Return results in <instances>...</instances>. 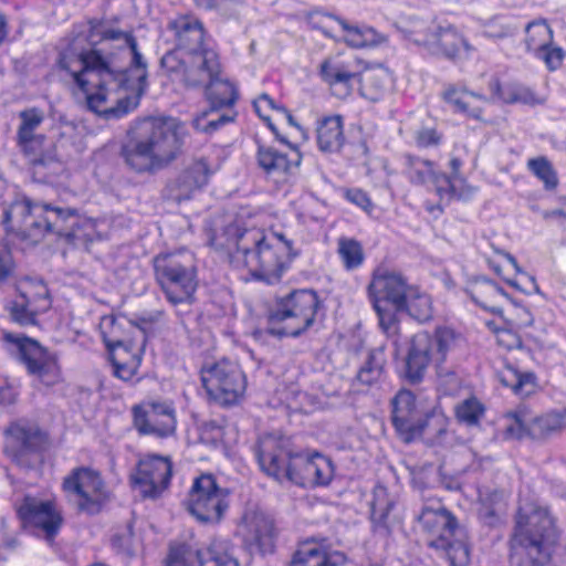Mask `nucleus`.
<instances>
[{"label":"nucleus","instance_id":"obj_42","mask_svg":"<svg viewBox=\"0 0 566 566\" xmlns=\"http://www.w3.org/2000/svg\"><path fill=\"white\" fill-rule=\"evenodd\" d=\"M434 36L436 44L449 59H454L468 48L465 40L453 28H440Z\"/></svg>","mask_w":566,"mask_h":566},{"label":"nucleus","instance_id":"obj_13","mask_svg":"<svg viewBox=\"0 0 566 566\" xmlns=\"http://www.w3.org/2000/svg\"><path fill=\"white\" fill-rule=\"evenodd\" d=\"M201 381L209 397L226 406L238 402L247 389L240 365L227 358L203 366Z\"/></svg>","mask_w":566,"mask_h":566},{"label":"nucleus","instance_id":"obj_40","mask_svg":"<svg viewBox=\"0 0 566 566\" xmlns=\"http://www.w3.org/2000/svg\"><path fill=\"white\" fill-rule=\"evenodd\" d=\"M448 417L440 410H432L422 417L421 437H426L432 443H440L447 433Z\"/></svg>","mask_w":566,"mask_h":566},{"label":"nucleus","instance_id":"obj_14","mask_svg":"<svg viewBox=\"0 0 566 566\" xmlns=\"http://www.w3.org/2000/svg\"><path fill=\"white\" fill-rule=\"evenodd\" d=\"M45 444V432L33 421L21 419L6 429L4 453L21 468H30Z\"/></svg>","mask_w":566,"mask_h":566},{"label":"nucleus","instance_id":"obj_39","mask_svg":"<svg viewBox=\"0 0 566 566\" xmlns=\"http://www.w3.org/2000/svg\"><path fill=\"white\" fill-rule=\"evenodd\" d=\"M337 254L346 271L357 270L365 261L361 243L353 238L340 237L337 240Z\"/></svg>","mask_w":566,"mask_h":566},{"label":"nucleus","instance_id":"obj_25","mask_svg":"<svg viewBox=\"0 0 566 566\" xmlns=\"http://www.w3.org/2000/svg\"><path fill=\"white\" fill-rule=\"evenodd\" d=\"M430 342V334L426 332L415 334L410 340L405 357L403 375L411 385L421 382L430 363L434 361Z\"/></svg>","mask_w":566,"mask_h":566},{"label":"nucleus","instance_id":"obj_64","mask_svg":"<svg viewBox=\"0 0 566 566\" xmlns=\"http://www.w3.org/2000/svg\"><path fill=\"white\" fill-rule=\"evenodd\" d=\"M460 166H461V160L459 158H452L450 160V168L452 170V176H448V177L454 182L457 190L463 192L462 190H459V188H458V182L461 181L458 179Z\"/></svg>","mask_w":566,"mask_h":566},{"label":"nucleus","instance_id":"obj_51","mask_svg":"<svg viewBox=\"0 0 566 566\" xmlns=\"http://www.w3.org/2000/svg\"><path fill=\"white\" fill-rule=\"evenodd\" d=\"M438 389L443 395H455L461 388V377L452 369L442 364L437 365Z\"/></svg>","mask_w":566,"mask_h":566},{"label":"nucleus","instance_id":"obj_5","mask_svg":"<svg viewBox=\"0 0 566 566\" xmlns=\"http://www.w3.org/2000/svg\"><path fill=\"white\" fill-rule=\"evenodd\" d=\"M255 457L261 470L281 482L284 479L297 485L307 483L326 486L334 476L331 459L315 453L313 455L292 454L273 437L259 441Z\"/></svg>","mask_w":566,"mask_h":566},{"label":"nucleus","instance_id":"obj_1","mask_svg":"<svg viewBox=\"0 0 566 566\" xmlns=\"http://www.w3.org/2000/svg\"><path fill=\"white\" fill-rule=\"evenodd\" d=\"M57 64L86 93L88 109L105 119L133 112L147 87V63L136 39L107 20L91 21L87 36L67 40Z\"/></svg>","mask_w":566,"mask_h":566},{"label":"nucleus","instance_id":"obj_11","mask_svg":"<svg viewBox=\"0 0 566 566\" xmlns=\"http://www.w3.org/2000/svg\"><path fill=\"white\" fill-rule=\"evenodd\" d=\"M199 90H203L210 107L192 119L196 130L212 134L234 120L237 112L233 106L239 93L234 84L223 77L222 72Z\"/></svg>","mask_w":566,"mask_h":566},{"label":"nucleus","instance_id":"obj_3","mask_svg":"<svg viewBox=\"0 0 566 566\" xmlns=\"http://www.w3.org/2000/svg\"><path fill=\"white\" fill-rule=\"evenodd\" d=\"M187 129L176 117H149L136 123L119 151L126 167L137 174H155L181 154Z\"/></svg>","mask_w":566,"mask_h":566},{"label":"nucleus","instance_id":"obj_45","mask_svg":"<svg viewBox=\"0 0 566 566\" xmlns=\"http://www.w3.org/2000/svg\"><path fill=\"white\" fill-rule=\"evenodd\" d=\"M484 411V406L475 397L460 401L454 408L457 420L468 427L478 426Z\"/></svg>","mask_w":566,"mask_h":566},{"label":"nucleus","instance_id":"obj_57","mask_svg":"<svg viewBox=\"0 0 566 566\" xmlns=\"http://www.w3.org/2000/svg\"><path fill=\"white\" fill-rule=\"evenodd\" d=\"M345 198L357 207L361 208L364 211L370 212L373 209V203L368 195L361 189L354 188L347 189L345 191Z\"/></svg>","mask_w":566,"mask_h":566},{"label":"nucleus","instance_id":"obj_20","mask_svg":"<svg viewBox=\"0 0 566 566\" xmlns=\"http://www.w3.org/2000/svg\"><path fill=\"white\" fill-rule=\"evenodd\" d=\"M403 158L406 175L411 184L427 185L431 182L441 200L449 201L468 196V193L458 191L454 182L446 174L437 171L432 161L410 154H406Z\"/></svg>","mask_w":566,"mask_h":566},{"label":"nucleus","instance_id":"obj_50","mask_svg":"<svg viewBox=\"0 0 566 566\" xmlns=\"http://www.w3.org/2000/svg\"><path fill=\"white\" fill-rule=\"evenodd\" d=\"M504 103H522L525 105L534 106L542 104L543 101L538 98L531 88L514 83L507 84V91L505 92Z\"/></svg>","mask_w":566,"mask_h":566},{"label":"nucleus","instance_id":"obj_10","mask_svg":"<svg viewBox=\"0 0 566 566\" xmlns=\"http://www.w3.org/2000/svg\"><path fill=\"white\" fill-rule=\"evenodd\" d=\"M168 76L189 90H198L222 71L218 52L213 45L195 52L169 51L160 60Z\"/></svg>","mask_w":566,"mask_h":566},{"label":"nucleus","instance_id":"obj_62","mask_svg":"<svg viewBox=\"0 0 566 566\" xmlns=\"http://www.w3.org/2000/svg\"><path fill=\"white\" fill-rule=\"evenodd\" d=\"M262 104H265L266 106H269L270 108L272 109H276L279 111V108H281L282 106H276L275 105V102L274 99L268 95L266 93H263L261 94L254 102H253V106H254V109L258 114H260L261 112V108H262Z\"/></svg>","mask_w":566,"mask_h":566},{"label":"nucleus","instance_id":"obj_19","mask_svg":"<svg viewBox=\"0 0 566 566\" xmlns=\"http://www.w3.org/2000/svg\"><path fill=\"white\" fill-rule=\"evenodd\" d=\"M19 118L18 143L25 154L34 156L30 161L34 174L40 175L44 168L56 165L53 158L41 155L45 137L36 134V130L44 120V113L36 107L27 108L20 112Z\"/></svg>","mask_w":566,"mask_h":566},{"label":"nucleus","instance_id":"obj_38","mask_svg":"<svg viewBox=\"0 0 566 566\" xmlns=\"http://www.w3.org/2000/svg\"><path fill=\"white\" fill-rule=\"evenodd\" d=\"M201 566H240L227 539H213L206 548Z\"/></svg>","mask_w":566,"mask_h":566},{"label":"nucleus","instance_id":"obj_9","mask_svg":"<svg viewBox=\"0 0 566 566\" xmlns=\"http://www.w3.org/2000/svg\"><path fill=\"white\" fill-rule=\"evenodd\" d=\"M155 279L167 300L176 305L190 302L198 286L195 256L178 251L158 254L153 260Z\"/></svg>","mask_w":566,"mask_h":566},{"label":"nucleus","instance_id":"obj_46","mask_svg":"<svg viewBox=\"0 0 566 566\" xmlns=\"http://www.w3.org/2000/svg\"><path fill=\"white\" fill-rule=\"evenodd\" d=\"M411 317L419 322H427L432 317V304L429 295L420 293L412 287V295H408L407 306L403 307Z\"/></svg>","mask_w":566,"mask_h":566},{"label":"nucleus","instance_id":"obj_6","mask_svg":"<svg viewBox=\"0 0 566 566\" xmlns=\"http://www.w3.org/2000/svg\"><path fill=\"white\" fill-rule=\"evenodd\" d=\"M556 541L557 530L546 509L520 507L511 538V560L516 566H544Z\"/></svg>","mask_w":566,"mask_h":566},{"label":"nucleus","instance_id":"obj_21","mask_svg":"<svg viewBox=\"0 0 566 566\" xmlns=\"http://www.w3.org/2000/svg\"><path fill=\"white\" fill-rule=\"evenodd\" d=\"M133 417L134 426L140 434L165 438L171 436L176 430V411L168 402L135 406Z\"/></svg>","mask_w":566,"mask_h":566},{"label":"nucleus","instance_id":"obj_49","mask_svg":"<svg viewBox=\"0 0 566 566\" xmlns=\"http://www.w3.org/2000/svg\"><path fill=\"white\" fill-rule=\"evenodd\" d=\"M254 541L263 552L271 551L274 544L275 528L273 521L265 516H256L252 524Z\"/></svg>","mask_w":566,"mask_h":566},{"label":"nucleus","instance_id":"obj_43","mask_svg":"<svg viewBox=\"0 0 566 566\" xmlns=\"http://www.w3.org/2000/svg\"><path fill=\"white\" fill-rule=\"evenodd\" d=\"M483 97L481 95H476L474 93H469L467 91L459 90L457 87L450 86L443 92V98L447 103L453 106L455 112H461L469 114L472 117L478 118L481 111L478 107H471L470 99L472 98Z\"/></svg>","mask_w":566,"mask_h":566},{"label":"nucleus","instance_id":"obj_22","mask_svg":"<svg viewBox=\"0 0 566 566\" xmlns=\"http://www.w3.org/2000/svg\"><path fill=\"white\" fill-rule=\"evenodd\" d=\"M391 422L397 436L406 443L421 437L422 417L416 406V397L409 390H400L391 401Z\"/></svg>","mask_w":566,"mask_h":566},{"label":"nucleus","instance_id":"obj_47","mask_svg":"<svg viewBox=\"0 0 566 566\" xmlns=\"http://www.w3.org/2000/svg\"><path fill=\"white\" fill-rule=\"evenodd\" d=\"M371 304L377 313L379 327L388 338H392L394 342L397 343L400 332L397 314L400 311H396L394 307L388 305L379 304V301H375V303Z\"/></svg>","mask_w":566,"mask_h":566},{"label":"nucleus","instance_id":"obj_55","mask_svg":"<svg viewBox=\"0 0 566 566\" xmlns=\"http://www.w3.org/2000/svg\"><path fill=\"white\" fill-rule=\"evenodd\" d=\"M535 55L543 60L549 70L554 71L562 65L565 51L560 46L552 43L547 45L546 49L539 50Z\"/></svg>","mask_w":566,"mask_h":566},{"label":"nucleus","instance_id":"obj_37","mask_svg":"<svg viewBox=\"0 0 566 566\" xmlns=\"http://www.w3.org/2000/svg\"><path fill=\"white\" fill-rule=\"evenodd\" d=\"M387 365V358L384 347H377L369 352L366 361L359 368L357 374V380L363 384L370 386L382 377L385 367Z\"/></svg>","mask_w":566,"mask_h":566},{"label":"nucleus","instance_id":"obj_48","mask_svg":"<svg viewBox=\"0 0 566 566\" xmlns=\"http://www.w3.org/2000/svg\"><path fill=\"white\" fill-rule=\"evenodd\" d=\"M501 382L513 389L515 394H528L535 386V375L533 373H521L513 367H507L500 375Z\"/></svg>","mask_w":566,"mask_h":566},{"label":"nucleus","instance_id":"obj_31","mask_svg":"<svg viewBox=\"0 0 566 566\" xmlns=\"http://www.w3.org/2000/svg\"><path fill=\"white\" fill-rule=\"evenodd\" d=\"M316 140L325 154L337 153L345 143L344 123L339 115L326 116L317 122Z\"/></svg>","mask_w":566,"mask_h":566},{"label":"nucleus","instance_id":"obj_16","mask_svg":"<svg viewBox=\"0 0 566 566\" xmlns=\"http://www.w3.org/2000/svg\"><path fill=\"white\" fill-rule=\"evenodd\" d=\"M172 463L169 458L147 455L140 459L130 473L134 490L145 500H157L170 485Z\"/></svg>","mask_w":566,"mask_h":566},{"label":"nucleus","instance_id":"obj_12","mask_svg":"<svg viewBox=\"0 0 566 566\" xmlns=\"http://www.w3.org/2000/svg\"><path fill=\"white\" fill-rule=\"evenodd\" d=\"M228 489L220 488L212 474L193 480L186 500L188 512L202 524H218L229 509Z\"/></svg>","mask_w":566,"mask_h":566},{"label":"nucleus","instance_id":"obj_60","mask_svg":"<svg viewBox=\"0 0 566 566\" xmlns=\"http://www.w3.org/2000/svg\"><path fill=\"white\" fill-rule=\"evenodd\" d=\"M516 324L520 328L530 327L533 325L534 318L532 313L523 306L516 307Z\"/></svg>","mask_w":566,"mask_h":566},{"label":"nucleus","instance_id":"obj_29","mask_svg":"<svg viewBox=\"0 0 566 566\" xmlns=\"http://www.w3.org/2000/svg\"><path fill=\"white\" fill-rule=\"evenodd\" d=\"M345 562L346 556L343 553H328L312 538L300 544L290 566H342Z\"/></svg>","mask_w":566,"mask_h":566},{"label":"nucleus","instance_id":"obj_63","mask_svg":"<svg viewBox=\"0 0 566 566\" xmlns=\"http://www.w3.org/2000/svg\"><path fill=\"white\" fill-rule=\"evenodd\" d=\"M490 91L494 98L504 102L505 92L507 91V85L502 86L499 80H492L489 83Z\"/></svg>","mask_w":566,"mask_h":566},{"label":"nucleus","instance_id":"obj_59","mask_svg":"<svg viewBox=\"0 0 566 566\" xmlns=\"http://www.w3.org/2000/svg\"><path fill=\"white\" fill-rule=\"evenodd\" d=\"M112 545L117 552L130 555L133 553L130 537L126 535H114Z\"/></svg>","mask_w":566,"mask_h":566},{"label":"nucleus","instance_id":"obj_41","mask_svg":"<svg viewBox=\"0 0 566 566\" xmlns=\"http://www.w3.org/2000/svg\"><path fill=\"white\" fill-rule=\"evenodd\" d=\"M525 43L530 51L537 53L553 42V30L545 20L530 22L525 27Z\"/></svg>","mask_w":566,"mask_h":566},{"label":"nucleus","instance_id":"obj_58","mask_svg":"<svg viewBox=\"0 0 566 566\" xmlns=\"http://www.w3.org/2000/svg\"><path fill=\"white\" fill-rule=\"evenodd\" d=\"M501 253L509 261V263L514 268L515 272L522 274L528 281V283L532 286V290L536 293H539V287L536 283L535 277L523 272V270L520 268L516 259L511 253H509V252H501Z\"/></svg>","mask_w":566,"mask_h":566},{"label":"nucleus","instance_id":"obj_28","mask_svg":"<svg viewBox=\"0 0 566 566\" xmlns=\"http://www.w3.org/2000/svg\"><path fill=\"white\" fill-rule=\"evenodd\" d=\"M301 160L302 155L296 148H292L290 153H282L272 146L261 144L258 146V165L268 175L287 174L292 168L298 167Z\"/></svg>","mask_w":566,"mask_h":566},{"label":"nucleus","instance_id":"obj_56","mask_svg":"<svg viewBox=\"0 0 566 566\" xmlns=\"http://www.w3.org/2000/svg\"><path fill=\"white\" fill-rule=\"evenodd\" d=\"M413 139L419 148H428L440 144L441 134L433 127H421L413 133Z\"/></svg>","mask_w":566,"mask_h":566},{"label":"nucleus","instance_id":"obj_44","mask_svg":"<svg viewBox=\"0 0 566 566\" xmlns=\"http://www.w3.org/2000/svg\"><path fill=\"white\" fill-rule=\"evenodd\" d=\"M528 170L539 179L546 190H554L558 186V176L552 163L544 156L531 158L527 161Z\"/></svg>","mask_w":566,"mask_h":566},{"label":"nucleus","instance_id":"obj_33","mask_svg":"<svg viewBox=\"0 0 566 566\" xmlns=\"http://www.w3.org/2000/svg\"><path fill=\"white\" fill-rule=\"evenodd\" d=\"M530 438L545 440L566 430V408L554 409L534 417L530 422Z\"/></svg>","mask_w":566,"mask_h":566},{"label":"nucleus","instance_id":"obj_30","mask_svg":"<svg viewBox=\"0 0 566 566\" xmlns=\"http://www.w3.org/2000/svg\"><path fill=\"white\" fill-rule=\"evenodd\" d=\"M319 76L336 92L338 96H346L353 88V81L357 73L337 57H327L319 65Z\"/></svg>","mask_w":566,"mask_h":566},{"label":"nucleus","instance_id":"obj_32","mask_svg":"<svg viewBox=\"0 0 566 566\" xmlns=\"http://www.w3.org/2000/svg\"><path fill=\"white\" fill-rule=\"evenodd\" d=\"M467 293L476 305L497 315L502 313L497 300L500 297H509L507 293L500 285L484 276L478 279Z\"/></svg>","mask_w":566,"mask_h":566},{"label":"nucleus","instance_id":"obj_2","mask_svg":"<svg viewBox=\"0 0 566 566\" xmlns=\"http://www.w3.org/2000/svg\"><path fill=\"white\" fill-rule=\"evenodd\" d=\"M210 243L228 253L233 268L247 269L253 277L268 284L281 280L294 256L292 242L283 234L268 237L262 229L244 228L238 222L226 226Z\"/></svg>","mask_w":566,"mask_h":566},{"label":"nucleus","instance_id":"obj_24","mask_svg":"<svg viewBox=\"0 0 566 566\" xmlns=\"http://www.w3.org/2000/svg\"><path fill=\"white\" fill-rule=\"evenodd\" d=\"M212 174L213 170L206 159H196L167 184V195L177 202L189 200L208 185Z\"/></svg>","mask_w":566,"mask_h":566},{"label":"nucleus","instance_id":"obj_23","mask_svg":"<svg viewBox=\"0 0 566 566\" xmlns=\"http://www.w3.org/2000/svg\"><path fill=\"white\" fill-rule=\"evenodd\" d=\"M412 287L400 274L375 273L368 285V296L371 303L379 301V304L391 306L396 311H403V307L407 306L408 295H412Z\"/></svg>","mask_w":566,"mask_h":566},{"label":"nucleus","instance_id":"obj_7","mask_svg":"<svg viewBox=\"0 0 566 566\" xmlns=\"http://www.w3.org/2000/svg\"><path fill=\"white\" fill-rule=\"evenodd\" d=\"M422 531L428 536V545L442 551L450 566H468L470 547L467 532L455 516L440 502L424 504L418 515Z\"/></svg>","mask_w":566,"mask_h":566},{"label":"nucleus","instance_id":"obj_52","mask_svg":"<svg viewBox=\"0 0 566 566\" xmlns=\"http://www.w3.org/2000/svg\"><path fill=\"white\" fill-rule=\"evenodd\" d=\"M505 436L512 439L530 437V422L525 415L520 412L509 413L506 417Z\"/></svg>","mask_w":566,"mask_h":566},{"label":"nucleus","instance_id":"obj_36","mask_svg":"<svg viewBox=\"0 0 566 566\" xmlns=\"http://www.w3.org/2000/svg\"><path fill=\"white\" fill-rule=\"evenodd\" d=\"M430 340L434 363L440 365L446 361L447 355L460 345L462 336L450 327H439L430 335Z\"/></svg>","mask_w":566,"mask_h":566},{"label":"nucleus","instance_id":"obj_61","mask_svg":"<svg viewBox=\"0 0 566 566\" xmlns=\"http://www.w3.org/2000/svg\"><path fill=\"white\" fill-rule=\"evenodd\" d=\"M17 392L10 386H0V406H9L14 403Z\"/></svg>","mask_w":566,"mask_h":566},{"label":"nucleus","instance_id":"obj_27","mask_svg":"<svg viewBox=\"0 0 566 566\" xmlns=\"http://www.w3.org/2000/svg\"><path fill=\"white\" fill-rule=\"evenodd\" d=\"M169 30L174 31L177 39V48L172 51L190 53L212 45L211 41L206 39L202 23L196 18L179 17L169 22Z\"/></svg>","mask_w":566,"mask_h":566},{"label":"nucleus","instance_id":"obj_4","mask_svg":"<svg viewBox=\"0 0 566 566\" xmlns=\"http://www.w3.org/2000/svg\"><path fill=\"white\" fill-rule=\"evenodd\" d=\"M2 222L7 230L36 244L50 233L73 241L82 218L75 208L23 197L4 210Z\"/></svg>","mask_w":566,"mask_h":566},{"label":"nucleus","instance_id":"obj_8","mask_svg":"<svg viewBox=\"0 0 566 566\" xmlns=\"http://www.w3.org/2000/svg\"><path fill=\"white\" fill-rule=\"evenodd\" d=\"M321 301L314 290H293L275 298L268 315L266 333L276 337H298L315 322Z\"/></svg>","mask_w":566,"mask_h":566},{"label":"nucleus","instance_id":"obj_54","mask_svg":"<svg viewBox=\"0 0 566 566\" xmlns=\"http://www.w3.org/2000/svg\"><path fill=\"white\" fill-rule=\"evenodd\" d=\"M10 315L11 318L20 325L35 324V313L29 308V304L24 297L20 301L12 302Z\"/></svg>","mask_w":566,"mask_h":566},{"label":"nucleus","instance_id":"obj_53","mask_svg":"<svg viewBox=\"0 0 566 566\" xmlns=\"http://www.w3.org/2000/svg\"><path fill=\"white\" fill-rule=\"evenodd\" d=\"M142 364V356L134 355L129 361L120 363L116 358H112L113 374L115 377L129 381L137 374V370Z\"/></svg>","mask_w":566,"mask_h":566},{"label":"nucleus","instance_id":"obj_17","mask_svg":"<svg viewBox=\"0 0 566 566\" xmlns=\"http://www.w3.org/2000/svg\"><path fill=\"white\" fill-rule=\"evenodd\" d=\"M6 339L15 345L18 359L24 365L30 375L36 377L46 386H52L60 380V367L56 357L36 340L11 334H8Z\"/></svg>","mask_w":566,"mask_h":566},{"label":"nucleus","instance_id":"obj_35","mask_svg":"<svg viewBox=\"0 0 566 566\" xmlns=\"http://www.w3.org/2000/svg\"><path fill=\"white\" fill-rule=\"evenodd\" d=\"M205 548L192 543H178L170 545L165 566H201Z\"/></svg>","mask_w":566,"mask_h":566},{"label":"nucleus","instance_id":"obj_18","mask_svg":"<svg viewBox=\"0 0 566 566\" xmlns=\"http://www.w3.org/2000/svg\"><path fill=\"white\" fill-rule=\"evenodd\" d=\"M23 526L32 534L52 543L60 532L63 517L52 501H42L27 495L17 509Z\"/></svg>","mask_w":566,"mask_h":566},{"label":"nucleus","instance_id":"obj_34","mask_svg":"<svg viewBox=\"0 0 566 566\" xmlns=\"http://www.w3.org/2000/svg\"><path fill=\"white\" fill-rule=\"evenodd\" d=\"M394 507V502L388 497L385 488H378L374 492V500L370 507V521L373 531L380 535L387 536L390 533L388 515Z\"/></svg>","mask_w":566,"mask_h":566},{"label":"nucleus","instance_id":"obj_15","mask_svg":"<svg viewBox=\"0 0 566 566\" xmlns=\"http://www.w3.org/2000/svg\"><path fill=\"white\" fill-rule=\"evenodd\" d=\"M63 490L78 511L88 514L99 512L104 501V483L101 475L88 468H75L63 480Z\"/></svg>","mask_w":566,"mask_h":566},{"label":"nucleus","instance_id":"obj_26","mask_svg":"<svg viewBox=\"0 0 566 566\" xmlns=\"http://www.w3.org/2000/svg\"><path fill=\"white\" fill-rule=\"evenodd\" d=\"M319 15L337 21L343 31L346 32L344 41L352 48L363 49L375 46L381 41V36L373 28L350 25L346 20L333 13H321L318 11L311 12L308 14V23L313 29L321 30L327 38H333V34L322 24L321 20H317Z\"/></svg>","mask_w":566,"mask_h":566}]
</instances>
